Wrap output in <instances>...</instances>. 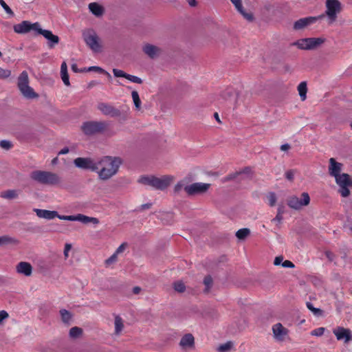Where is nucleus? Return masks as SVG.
<instances>
[{
  "label": "nucleus",
  "mask_w": 352,
  "mask_h": 352,
  "mask_svg": "<svg viewBox=\"0 0 352 352\" xmlns=\"http://www.w3.org/2000/svg\"><path fill=\"white\" fill-rule=\"evenodd\" d=\"M82 334V329L78 327H74L69 330V336L72 338H77Z\"/></svg>",
  "instance_id": "36"
},
{
  "label": "nucleus",
  "mask_w": 352,
  "mask_h": 352,
  "mask_svg": "<svg viewBox=\"0 0 352 352\" xmlns=\"http://www.w3.org/2000/svg\"><path fill=\"white\" fill-rule=\"evenodd\" d=\"M324 16V14H321L318 16H309L300 19L295 21L293 28L296 30H302L311 23H315L317 20L322 19Z\"/></svg>",
  "instance_id": "15"
},
{
  "label": "nucleus",
  "mask_w": 352,
  "mask_h": 352,
  "mask_svg": "<svg viewBox=\"0 0 352 352\" xmlns=\"http://www.w3.org/2000/svg\"><path fill=\"white\" fill-rule=\"evenodd\" d=\"M74 164L77 168L83 170H98V160L90 157H77L74 160Z\"/></svg>",
  "instance_id": "12"
},
{
  "label": "nucleus",
  "mask_w": 352,
  "mask_h": 352,
  "mask_svg": "<svg viewBox=\"0 0 352 352\" xmlns=\"http://www.w3.org/2000/svg\"><path fill=\"white\" fill-rule=\"evenodd\" d=\"M122 160L119 157L104 156L98 160V167L103 164V166L99 171L98 177L102 180H107L115 175L122 164Z\"/></svg>",
  "instance_id": "1"
},
{
  "label": "nucleus",
  "mask_w": 352,
  "mask_h": 352,
  "mask_svg": "<svg viewBox=\"0 0 352 352\" xmlns=\"http://www.w3.org/2000/svg\"><path fill=\"white\" fill-rule=\"evenodd\" d=\"M239 176H240V173H239V171H236V172L232 173L231 174H229L228 175L225 177L222 181H223V182H229L231 180L236 179Z\"/></svg>",
  "instance_id": "41"
},
{
  "label": "nucleus",
  "mask_w": 352,
  "mask_h": 352,
  "mask_svg": "<svg viewBox=\"0 0 352 352\" xmlns=\"http://www.w3.org/2000/svg\"><path fill=\"white\" fill-rule=\"evenodd\" d=\"M230 1L234 5L236 8H239L240 4L242 3V0H230Z\"/></svg>",
  "instance_id": "61"
},
{
  "label": "nucleus",
  "mask_w": 352,
  "mask_h": 352,
  "mask_svg": "<svg viewBox=\"0 0 352 352\" xmlns=\"http://www.w3.org/2000/svg\"><path fill=\"white\" fill-rule=\"evenodd\" d=\"M89 9L96 16H101L104 12L103 7L95 2L89 4Z\"/></svg>",
  "instance_id": "28"
},
{
  "label": "nucleus",
  "mask_w": 352,
  "mask_h": 352,
  "mask_svg": "<svg viewBox=\"0 0 352 352\" xmlns=\"http://www.w3.org/2000/svg\"><path fill=\"white\" fill-rule=\"evenodd\" d=\"M11 74V71L9 69H4L0 67V78L4 79L8 78Z\"/></svg>",
  "instance_id": "46"
},
{
  "label": "nucleus",
  "mask_w": 352,
  "mask_h": 352,
  "mask_svg": "<svg viewBox=\"0 0 352 352\" xmlns=\"http://www.w3.org/2000/svg\"><path fill=\"white\" fill-rule=\"evenodd\" d=\"M291 148V146L289 144H284L280 146V150L283 151H287Z\"/></svg>",
  "instance_id": "62"
},
{
  "label": "nucleus",
  "mask_w": 352,
  "mask_h": 352,
  "mask_svg": "<svg viewBox=\"0 0 352 352\" xmlns=\"http://www.w3.org/2000/svg\"><path fill=\"white\" fill-rule=\"evenodd\" d=\"M333 333L337 340H344L345 343H348L349 341L352 340V333L349 329L338 327L333 330Z\"/></svg>",
  "instance_id": "16"
},
{
  "label": "nucleus",
  "mask_w": 352,
  "mask_h": 352,
  "mask_svg": "<svg viewBox=\"0 0 352 352\" xmlns=\"http://www.w3.org/2000/svg\"><path fill=\"white\" fill-rule=\"evenodd\" d=\"M127 246V243H122L118 248V249L116 250V254L118 255V254L120 253H122L126 248V247Z\"/></svg>",
  "instance_id": "54"
},
{
  "label": "nucleus",
  "mask_w": 352,
  "mask_h": 352,
  "mask_svg": "<svg viewBox=\"0 0 352 352\" xmlns=\"http://www.w3.org/2000/svg\"><path fill=\"white\" fill-rule=\"evenodd\" d=\"M19 196V191L17 190H7L1 192L0 197L3 199L11 200L16 199Z\"/></svg>",
  "instance_id": "29"
},
{
  "label": "nucleus",
  "mask_w": 352,
  "mask_h": 352,
  "mask_svg": "<svg viewBox=\"0 0 352 352\" xmlns=\"http://www.w3.org/2000/svg\"><path fill=\"white\" fill-rule=\"evenodd\" d=\"M309 202L310 197L307 192H302L300 199L295 195L289 196L287 198V206L296 210H299L303 206H308Z\"/></svg>",
  "instance_id": "9"
},
{
  "label": "nucleus",
  "mask_w": 352,
  "mask_h": 352,
  "mask_svg": "<svg viewBox=\"0 0 352 352\" xmlns=\"http://www.w3.org/2000/svg\"><path fill=\"white\" fill-rule=\"evenodd\" d=\"M210 184L193 183L184 186V189L188 196H194L206 192L210 188Z\"/></svg>",
  "instance_id": "13"
},
{
  "label": "nucleus",
  "mask_w": 352,
  "mask_h": 352,
  "mask_svg": "<svg viewBox=\"0 0 352 352\" xmlns=\"http://www.w3.org/2000/svg\"><path fill=\"white\" fill-rule=\"evenodd\" d=\"M17 86L21 94L25 98L33 99L38 97V94L29 86V78L26 71L22 72L18 77Z\"/></svg>",
  "instance_id": "4"
},
{
  "label": "nucleus",
  "mask_w": 352,
  "mask_h": 352,
  "mask_svg": "<svg viewBox=\"0 0 352 352\" xmlns=\"http://www.w3.org/2000/svg\"><path fill=\"white\" fill-rule=\"evenodd\" d=\"M250 234L249 228H241L236 232V236L239 240H245Z\"/></svg>",
  "instance_id": "34"
},
{
  "label": "nucleus",
  "mask_w": 352,
  "mask_h": 352,
  "mask_svg": "<svg viewBox=\"0 0 352 352\" xmlns=\"http://www.w3.org/2000/svg\"><path fill=\"white\" fill-rule=\"evenodd\" d=\"M342 164L336 161L334 158L329 159V174L333 177H337L342 175Z\"/></svg>",
  "instance_id": "20"
},
{
  "label": "nucleus",
  "mask_w": 352,
  "mask_h": 352,
  "mask_svg": "<svg viewBox=\"0 0 352 352\" xmlns=\"http://www.w3.org/2000/svg\"><path fill=\"white\" fill-rule=\"evenodd\" d=\"M204 284L205 289H204V294H208L211 287L213 285V279L210 275H207L204 278Z\"/></svg>",
  "instance_id": "31"
},
{
  "label": "nucleus",
  "mask_w": 352,
  "mask_h": 352,
  "mask_svg": "<svg viewBox=\"0 0 352 352\" xmlns=\"http://www.w3.org/2000/svg\"><path fill=\"white\" fill-rule=\"evenodd\" d=\"M239 173H240V176L243 175H250L252 177V171L250 167L246 166L244 168H243L241 170H239Z\"/></svg>",
  "instance_id": "48"
},
{
  "label": "nucleus",
  "mask_w": 352,
  "mask_h": 352,
  "mask_svg": "<svg viewBox=\"0 0 352 352\" xmlns=\"http://www.w3.org/2000/svg\"><path fill=\"white\" fill-rule=\"evenodd\" d=\"M179 346L183 349H193L195 347V338L192 334L186 333L180 340Z\"/></svg>",
  "instance_id": "24"
},
{
  "label": "nucleus",
  "mask_w": 352,
  "mask_h": 352,
  "mask_svg": "<svg viewBox=\"0 0 352 352\" xmlns=\"http://www.w3.org/2000/svg\"><path fill=\"white\" fill-rule=\"evenodd\" d=\"M285 207L283 204H279L277 208V214L283 216L285 213Z\"/></svg>",
  "instance_id": "56"
},
{
  "label": "nucleus",
  "mask_w": 352,
  "mask_h": 352,
  "mask_svg": "<svg viewBox=\"0 0 352 352\" xmlns=\"http://www.w3.org/2000/svg\"><path fill=\"white\" fill-rule=\"evenodd\" d=\"M67 221H78L83 223H92L94 224H98L99 223L98 219L96 217H87L86 215L82 214H78L77 215H67Z\"/></svg>",
  "instance_id": "18"
},
{
  "label": "nucleus",
  "mask_w": 352,
  "mask_h": 352,
  "mask_svg": "<svg viewBox=\"0 0 352 352\" xmlns=\"http://www.w3.org/2000/svg\"><path fill=\"white\" fill-rule=\"evenodd\" d=\"M285 177L289 180L292 182L294 177V170H289L285 173Z\"/></svg>",
  "instance_id": "50"
},
{
  "label": "nucleus",
  "mask_w": 352,
  "mask_h": 352,
  "mask_svg": "<svg viewBox=\"0 0 352 352\" xmlns=\"http://www.w3.org/2000/svg\"><path fill=\"white\" fill-rule=\"evenodd\" d=\"M60 76L63 82L66 86L70 85L69 74L67 72V66L66 63L64 61L62 63L60 66Z\"/></svg>",
  "instance_id": "27"
},
{
  "label": "nucleus",
  "mask_w": 352,
  "mask_h": 352,
  "mask_svg": "<svg viewBox=\"0 0 352 352\" xmlns=\"http://www.w3.org/2000/svg\"><path fill=\"white\" fill-rule=\"evenodd\" d=\"M71 68H72V70L75 73H83V72H97L100 74H106L109 77L111 78V75L109 74V73H108L104 69H103L102 68L98 67V66H91L88 68L84 67L81 70H79L78 68L77 64L74 63L72 65Z\"/></svg>",
  "instance_id": "21"
},
{
  "label": "nucleus",
  "mask_w": 352,
  "mask_h": 352,
  "mask_svg": "<svg viewBox=\"0 0 352 352\" xmlns=\"http://www.w3.org/2000/svg\"><path fill=\"white\" fill-rule=\"evenodd\" d=\"M0 5L2 6V8L4 9V10L10 16H14V12L11 10V8L6 3V2L3 0H0Z\"/></svg>",
  "instance_id": "44"
},
{
  "label": "nucleus",
  "mask_w": 352,
  "mask_h": 352,
  "mask_svg": "<svg viewBox=\"0 0 352 352\" xmlns=\"http://www.w3.org/2000/svg\"><path fill=\"white\" fill-rule=\"evenodd\" d=\"M131 96L135 104V107L137 109H140L141 107V100L139 97V94L137 91H133L131 92Z\"/></svg>",
  "instance_id": "39"
},
{
  "label": "nucleus",
  "mask_w": 352,
  "mask_h": 352,
  "mask_svg": "<svg viewBox=\"0 0 352 352\" xmlns=\"http://www.w3.org/2000/svg\"><path fill=\"white\" fill-rule=\"evenodd\" d=\"M9 317V314L5 310L0 311V324Z\"/></svg>",
  "instance_id": "51"
},
{
  "label": "nucleus",
  "mask_w": 352,
  "mask_h": 352,
  "mask_svg": "<svg viewBox=\"0 0 352 352\" xmlns=\"http://www.w3.org/2000/svg\"><path fill=\"white\" fill-rule=\"evenodd\" d=\"M274 338L278 341H283L287 335L288 330L285 328L282 324L277 323L272 327Z\"/></svg>",
  "instance_id": "22"
},
{
  "label": "nucleus",
  "mask_w": 352,
  "mask_h": 352,
  "mask_svg": "<svg viewBox=\"0 0 352 352\" xmlns=\"http://www.w3.org/2000/svg\"><path fill=\"white\" fill-rule=\"evenodd\" d=\"M173 288L176 292L183 293L186 290V285L182 280H179L173 283Z\"/></svg>",
  "instance_id": "38"
},
{
  "label": "nucleus",
  "mask_w": 352,
  "mask_h": 352,
  "mask_svg": "<svg viewBox=\"0 0 352 352\" xmlns=\"http://www.w3.org/2000/svg\"><path fill=\"white\" fill-rule=\"evenodd\" d=\"M72 249V245L69 243H66L64 248V256L65 258L68 257V252Z\"/></svg>",
  "instance_id": "57"
},
{
  "label": "nucleus",
  "mask_w": 352,
  "mask_h": 352,
  "mask_svg": "<svg viewBox=\"0 0 352 352\" xmlns=\"http://www.w3.org/2000/svg\"><path fill=\"white\" fill-rule=\"evenodd\" d=\"M60 314L61 316L62 321L65 324H69V322L72 317V314L69 311H67L65 309H63L60 310Z\"/></svg>",
  "instance_id": "35"
},
{
  "label": "nucleus",
  "mask_w": 352,
  "mask_h": 352,
  "mask_svg": "<svg viewBox=\"0 0 352 352\" xmlns=\"http://www.w3.org/2000/svg\"><path fill=\"white\" fill-rule=\"evenodd\" d=\"M33 210L36 214L37 217L39 218H43L47 220H51L57 217L60 220L67 221V219H65L67 218V215L59 214L58 212L55 210H48L38 208H34Z\"/></svg>",
  "instance_id": "14"
},
{
  "label": "nucleus",
  "mask_w": 352,
  "mask_h": 352,
  "mask_svg": "<svg viewBox=\"0 0 352 352\" xmlns=\"http://www.w3.org/2000/svg\"><path fill=\"white\" fill-rule=\"evenodd\" d=\"M325 255L330 262H332L336 257V255L331 251H326Z\"/></svg>",
  "instance_id": "55"
},
{
  "label": "nucleus",
  "mask_w": 352,
  "mask_h": 352,
  "mask_svg": "<svg viewBox=\"0 0 352 352\" xmlns=\"http://www.w3.org/2000/svg\"><path fill=\"white\" fill-rule=\"evenodd\" d=\"M107 126L104 121H86L82 124L80 129L85 135L89 136L102 133Z\"/></svg>",
  "instance_id": "6"
},
{
  "label": "nucleus",
  "mask_w": 352,
  "mask_h": 352,
  "mask_svg": "<svg viewBox=\"0 0 352 352\" xmlns=\"http://www.w3.org/2000/svg\"><path fill=\"white\" fill-rule=\"evenodd\" d=\"M113 73L116 77H123L135 83L142 84L143 82L140 78L126 74L124 71L118 69H113Z\"/></svg>",
  "instance_id": "23"
},
{
  "label": "nucleus",
  "mask_w": 352,
  "mask_h": 352,
  "mask_svg": "<svg viewBox=\"0 0 352 352\" xmlns=\"http://www.w3.org/2000/svg\"><path fill=\"white\" fill-rule=\"evenodd\" d=\"M238 95V93L232 88H228L226 89L223 93L221 94V97L226 100H230L232 97H236Z\"/></svg>",
  "instance_id": "33"
},
{
  "label": "nucleus",
  "mask_w": 352,
  "mask_h": 352,
  "mask_svg": "<svg viewBox=\"0 0 352 352\" xmlns=\"http://www.w3.org/2000/svg\"><path fill=\"white\" fill-rule=\"evenodd\" d=\"M298 91L299 93V96L302 101H304L307 98V82L305 81L301 82L298 86Z\"/></svg>",
  "instance_id": "30"
},
{
  "label": "nucleus",
  "mask_w": 352,
  "mask_h": 352,
  "mask_svg": "<svg viewBox=\"0 0 352 352\" xmlns=\"http://www.w3.org/2000/svg\"><path fill=\"white\" fill-rule=\"evenodd\" d=\"M124 328L123 320L120 316L115 317V333L118 335Z\"/></svg>",
  "instance_id": "32"
},
{
  "label": "nucleus",
  "mask_w": 352,
  "mask_h": 352,
  "mask_svg": "<svg viewBox=\"0 0 352 352\" xmlns=\"http://www.w3.org/2000/svg\"><path fill=\"white\" fill-rule=\"evenodd\" d=\"M82 37L87 45L94 52H99L101 51L102 45L100 43V39L94 30L89 29L85 30L82 32Z\"/></svg>",
  "instance_id": "7"
},
{
  "label": "nucleus",
  "mask_w": 352,
  "mask_h": 352,
  "mask_svg": "<svg viewBox=\"0 0 352 352\" xmlns=\"http://www.w3.org/2000/svg\"><path fill=\"white\" fill-rule=\"evenodd\" d=\"M242 16H243V17H244L247 21H250V22L253 21V20H254V16H253V14H252V12H249V13H248V12H245L244 13H243Z\"/></svg>",
  "instance_id": "52"
},
{
  "label": "nucleus",
  "mask_w": 352,
  "mask_h": 352,
  "mask_svg": "<svg viewBox=\"0 0 352 352\" xmlns=\"http://www.w3.org/2000/svg\"><path fill=\"white\" fill-rule=\"evenodd\" d=\"M98 109L105 116L118 118L120 122H125L129 118L127 111H121L107 103L101 102L98 104Z\"/></svg>",
  "instance_id": "5"
},
{
  "label": "nucleus",
  "mask_w": 352,
  "mask_h": 352,
  "mask_svg": "<svg viewBox=\"0 0 352 352\" xmlns=\"http://www.w3.org/2000/svg\"><path fill=\"white\" fill-rule=\"evenodd\" d=\"M336 184L340 188L338 192L342 197H347L350 195V188H352V178L347 173H342L340 176L335 178Z\"/></svg>",
  "instance_id": "8"
},
{
  "label": "nucleus",
  "mask_w": 352,
  "mask_h": 352,
  "mask_svg": "<svg viewBox=\"0 0 352 352\" xmlns=\"http://www.w3.org/2000/svg\"><path fill=\"white\" fill-rule=\"evenodd\" d=\"M305 38L300 39L296 42L292 43L293 45H296L299 49L305 50L307 42L305 41Z\"/></svg>",
  "instance_id": "47"
},
{
  "label": "nucleus",
  "mask_w": 352,
  "mask_h": 352,
  "mask_svg": "<svg viewBox=\"0 0 352 352\" xmlns=\"http://www.w3.org/2000/svg\"><path fill=\"white\" fill-rule=\"evenodd\" d=\"M173 177L164 175L160 178L155 176H142L138 182L142 184L153 187L157 190H164L171 184Z\"/></svg>",
  "instance_id": "2"
},
{
  "label": "nucleus",
  "mask_w": 352,
  "mask_h": 352,
  "mask_svg": "<svg viewBox=\"0 0 352 352\" xmlns=\"http://www.w3.org/2000/svg\"><path fill=\"white\" fill-rule=\"evenodd\" d=\"M305 41L307 42L305 50H310L316 49L324 43L325 39L322 38H307Z\"/></svg>",
  "instance_id": "26"
},
{
  "label": "nucleus",
  "mask_w": 352,
  "mask_h": 352,
  "mask_svg": "<svg viewBox=\"0 0 352 352\" xmlns=\"http://www.w3.org/2000/svg\"><path fill=\"white\" fill-rule=\"evenodd\" d=\"M142 51L145 54H146L150 58L152 59L156 58L162 53L161 48L149 43L146 44L143 47Z\"/></svg>",
  "instance_id": "19"
},
{
  "label": "nucleus",
  "mask_w": 352,
  "mask_h": 352,
  "mask_svg": "<svg viewBox=\"0 0 352 352\" xmlns=\"http://www.w3.org/2000/svg\"><path fill=\"white\" fill-rule=\"evenodd\" d=\"M307 307L316 316H321L323 314V311L319 308H315L313 304L310 302H307Z\"/></svg>",
  "instance_id": "37"
},
{
  "label": "nucleus",
  "mask_w": 352,
  "mask_h": 352,
  "mask_svg": "<svg viewBox=\"0 0 352 352\" xmlns=\"http://www.w3.org/2000/svg\"><path fill=\"white\" fill-rule=\"evenodd\" d=\"M30 178L41 184L56 185L60 183V177L54 173L45 170H34L30 174Z\"/></svg>",
  "instance_id": "3"
},
{
  "label": "nucleus",
  "mask_w": 352,
  "mask_h": 352,
  "mask_svg": "<svg viewBox=\"0 0 352 352\" xmlns=\"http://www.w3.org/2000/svg\"><path fill=\"white\" fill-rule=\"evenodd\" d=\"M117 261V254L114 253L109 258L105 261L106 265H109Z\"/></svg>",
  "instance_id": "49"
},
{
  "label": "nucleus",
  "mask_w": 352,
  "mask_h": 352,
  "mask_svg": "<svg viewBox=\"0 0 352 352\" xmlns=\"http://www.w3.org/2000/svg\"><path fill=\"white\" fill-rule=\"evenodd\" d=\"M282 266L287 268H294V264L292 261L286 260L282 263Z\"/></svg>",
  "instance_id": "53"
},
{
  "label": "nucleus",
  "mask_w": 352,
  "mask_h": 352,
  "mask_svg": "<svg viewBox=\"0 0 352 352\" xmlns=\"http://www.w3.org/2000/svg\"><path fill=\"white\" fill-rule=\"evenodd\" d=\"M283 257L282 256H276L274 261V265H279L283 263Z\"/></svg>",
  "instance_id": "58"
},
{
  "label": "nucleus",
  "mask_w": 352,
  "mask_h": 352,
  "mask_svg": "<svg viewBox=\"0 0 352 352\" xmlns=\"http://www.w3.org/2000/svg\"><path fill=\"white\" fill-rule=\"evenodd\" d=\"M142 291V288L139 286H135L133 288V293L135 295L139 294Z\"/></svg>",
  "instance_id": "63"
},
{
  "label": "nucleus",
  "mask_w": 352,
  "mask_h": 352,
  "mask_svg": "<svg viewBox=\"0 0 352 352\" xmlns=\"http://www.w3.org/2000/svg\"><path fill=\"white\" fill-rule=\"evenodd\" d=\"M17 273L30 276L32 273V267L30 263L21 261L16 266Z\"/></svg>",
  "instance_id": "25"
},
{
  "label": "nucleus",
  "mask_w": 352,
  "mask_h": 352,
  "mask_svg": "<svg viewBox=\"0 0 352 352\" xmlns=\"http://www.w3.org/2000/svg\"><path fill=\"white\" fill-rule=\"evenodd\" d=\"M40 27L41 25L38 22L32 23L29 21H23L21 23L14 25L13 29L17 34H26L31 30H34V34L37 35Z\"/></svg>",
  "instance_id": "11"
},
{
  "label": "nucleus",
  "mask_w": 352,
  "mask_h": 352,
  "mask_svg": "<svg viewBox=\"0 0 352 352\" xmlns=\"http://www.w3.org/2000/svg\"><path fill=\"white\" fill-rule=\"evenodd\" d=\"M283 219V216L277 214L276 216L274 219H272V221H276L278 225V224L281 223Z\"/></svg>",
  "instance_id": "59"
},
{
  "label": "nucleus",
  "mask_w": 352,
  "mask_h": 352,
  "mask_svg": "<svg viewBox=\"0 0 352 352\" xmlns=\"http://www.w3.org/2000/svg\"><path fill=\"white\" fill-rule=\"evenodd\" d=\"M151 206H152V204L151 203H147V204H142L140 206V210H144L148 209V208H150L151 207Z\"/></svg>",
  "instance_id": "64"
},
{
  "label": "nucleus",
  "mask_w": 352,
  "mask_h": 352,
  "mask_svg": "<svg viewBox=\"0 0 352 352\" xmlns=\"http://www.w3.org/2000/svg\"><path fill=\"white\" fill-rule=\"evenodd\" d=\"M0 146L2 148L8 151L12 148L13 144H12V142L10 141L3 140L0 141Z\"/></svg>",
  "instance_id": "42"
},
{
  "label": "nucleus",
  "mask_w": 352,
  "mask_h": 352,
  "mask_svg": "<svg viewBox=\"0 0 352 352\" xmlns=\"http://www.w3.org/2000/svg\"><path fill=\"white\" fill-rule=\"evenodd\" d=\"M267 199L269 201V204L271 207H273L275 206L276 202V194L273 192H271L267 195Z\"/></svg>",
  "instance_id": "43"
},
{
  "label": "nucleus",
  "mask_w": 352,
  "mask_h": 352,
  "mask_svg": "<svg viewBox=\"0 0 352 352\" xmlns=\"http://www.w3.org/2000/svg\"><path fill=\"white\" fill-rule=\"evenodd\" d=\"M41 34L47 40V46L54 48L59 43V37L54 34L50 30H43L40 28L37 35Z\"/></svg>",
  "instance_id": "17"
},
{
  "label": "nucleus",
  "mask_w": 352,
  "mask_h": 352,
  "mask_svg": "<svg viewBox=\"0 0 352 352\" xmlns=\"http://www.w3.org/2000/svg\"><path fill=\"white\" fill-rule=\"evenodd\" d=\"M233 346V343L230 341L227 342L225 344H221L217 350L219 352H228Z\"/></svg>",
  "instance_id": "40"
},
{
  "label": "nucleus",
  "mask_w": 352,
  "mask_h": 352,
  "mask_svg": "<svg viewBox=\"0 0 352 352\" xmlns=\"http://www.w3.org/2000/svg\"><path fill=\"white\" fill-rule=\"evenodd\" d=\"M325 331V328L324 327H319L314 330H313L311 332V335L313 336H321L324 334V332Z\"/></svg>",
  "instance_id": "45"
},
{
  "label": "nucleus",
  "mask_w": 352,
  "mask_h": 352,
  "mask_svg": "<svg viewBox=\"0 0 352 352\" xmlns=\"http://www.w3.org/2000/svg\"><path fill=\"white\" fill-rule=\"evenodd\" d=\"M325 15H327L330 20V23L334 22L337 19V14L342 10L341 3L338 0H326Z\"/></svg>",
  "instance_id": "10"
},
{
  "label": "nucleus",
  "mask_w": 352,
  "mask_h": 352,
  "mask_svg": "<svg viewBox=\"0 0 352 352\" xmlns=\"http://www.w3.org/2000/svg\"><path fill=\"white\" fill-rule=\"evenodd\" d=\"M183 187V184L182 182H178L175 186V188H174V191L175 192H178L180 191V190Z\"/></svg>",
  "instance_id": "60"
}]
</instances>
